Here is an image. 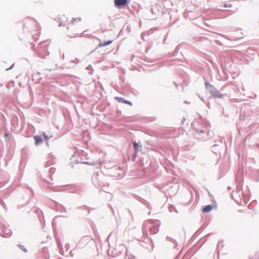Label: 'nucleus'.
<instances>
[{"label":"nucleus","mask_w":259,"mask_h":259,"mask_svg":"<svg viewBox=\"0 0 259 259\" xmlns=\"http://www.w3.org/2000/svg\"><path fill=\"white\" fill-rule=\"evenodd\" d=\"M115 6L117 7H124L127 4V0H114Z\"/></svg>","instance_id":"1"},{"label":"nucleus","mask_w":259,"mask_h":259,"mask_svg":"<svg viewBox=\"0 0 259 259\" xmlns=\"http://www.w3.org/2000/svg\"><path fill=\"white\" fill-rule=\"evenodd\" d=\"M115 100L118 102H122L125 104H127L130 106L132 105V103L131 102L125 100L124 99L120 97H115Z\"/></svg>","instance_id":"2"},{"label":"nucleus","mask_w":259,"mask_h":259,"mask_svg":"<svg viewBox=\"0 0 259 259\" xmlns=\"http://www.w3.org/2000/svg\"><path fill=\"white\" fill-rule=\"evenodd\" d=\"M34 139L36 145H38L42 143V139L40 136H35L34 137Z\"/></svg>","instance_id":"3"},{"label":"nucleus","mask_w":259,"mask_h":259,"mask_svg":"<svg viewBox=\"0 0 259 259\" xmlns=\"http://www.w3.org/2000/svg\"><path fill=\"white\" fill-rule=\"evenodd\" d=\"M212 209V207L210 205H207L204 207L202 209V212L203 213H207L210 212Z\"/></svg>","instance_id":"4"},{"label":"nucleus","mask_w":259,"mask_h":259,"mask_svg":"<svg viewBox=\"0 0 259 259\" xmlns=\"http://www.w3.org/2000/svg\"><path fill=\"white\" fill-rule=\"evenodd\" d=\"M211 88H212V90L210 91V93L212 96V97H219V92H218V91H217L216 90H215L212 87H211Z\"/></svg>","instance_id":"5"},{"label":"nucleus","mask_w":259,"mask_h":259,"mask_svg":"<svg viewBox=\"0 0 259 259\" xmlns=\"http://www.w3.org/2000/svg\"><path fill=\"white\" fill-rule=\"evenodd\" d=\"M112 42V40H108V41H105L104 42H100L99 44V46L100 47H104V46H107L108 45H110V44H111Z\"/></svg>","instance_id":"6"},{"label":"nucleus","mask_w":259,"mask_h":259,"mask_svg":"<svg viewBox=\"0 0 259 259\" xmlns=\"http://www.w3.org/2000/svg\"><path fill=\"white\" fill-rule=\"evenodd\" d=\"M138 146H139V145L136 142H134V148L135 149V150L137 151V149H138Z\"/></svg>","instance_id":"7"},{"label":"nucleus","mask_w":259,"mask_h":259,"mask_svg":"<svg viewBox=\"0 0 259 259\" xmlns=\"http://www.w3.org/2000/svg\"><path fill=\"white\" fill-rule=\"evenodd\" d=\"M231 5L230 4H224V6L222 7L224 8H230L231 7Z\"/></svg>","instance_id":"8"}]
</instances>
